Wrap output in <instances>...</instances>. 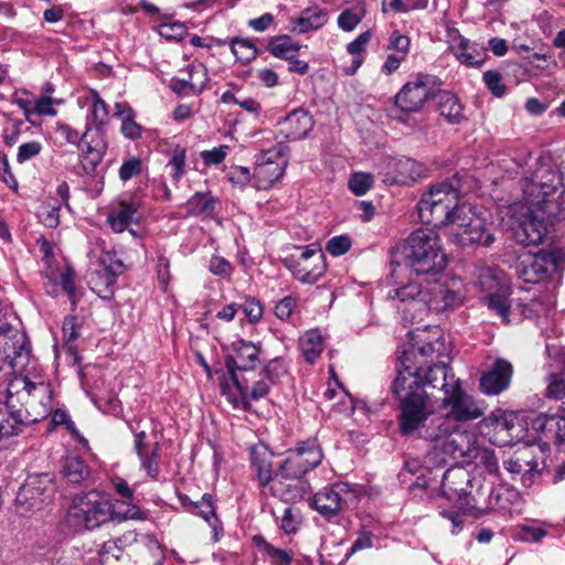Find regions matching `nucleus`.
<instances>
[{"mask_svg":"<svg viewBox=\"0 0 565 565\" xmlns=\"http://www.w3.org/2000/svg\"><path fill=\"white\" fill-rule=\"evenodd\" d=\"M440 407L445 414L429 420L423 439L434 445V454L441 461L472 462L478 444L465 425L483 416L482 405L460 383L441 398Z\"/></svg>","mask_w":565,"mask_h":565,"instance_id":"nucleus-1","label":"nucleus"},{"mask_svg":"<svg viewBox=\"0 0 565 565\" xmlns=\"http://www.w3.org/2000/svg\"><path fill=\"white\" fill-rule=\"evenodd\" d=\"M392 392L398 401V428L402 435L412 436L427 427V419L435 413L436 401L427 390H424L420 379L414 371H401L392 384Z\"/></svg>","mask_w":565,"mask_h":565,"instance_id":"nucleus-2","label":"nucleus"},{"mask_svg":"<svg viewBox=\"0 0 565 565\" xmlns=\"http://www.w3.org/2000/svg\"><path fill=\"white\" fill-rule=\"evenodd\" d=\"M396 255L412 273L428 275L440 273L447 266V256L440 237L433 228L413 231L397 248Z\"/></svg>","mask_w":565,"mask_h":565,"instance_id":"nucleus-3","label":"nucleus"},{"mask_svg":"<svg viewBox=\"0 0 565 565\" xmlns=\"http://www.w3.org/2000/svg\"><path fill=\"white\" fill-rule=\"evenodd\" d=\"M38 391L45 394V385L31 382L28 377L15 379L9 383L7 401L4 404L0 402V441L18 436L24 426L39 420L32 416L28 407L17 405L25 397H32Z\"/></svg>","mask_w":565,"mask_h":565,"instance_id":"nucleus-4","label":"nucleus"},{"mask_svg":"<svg viewBox=\"0 0 565 565\" xmlns=\"http://www.w3.org/2000/svg\"><path fill=\"white\" fill-rule=\"evenodd\" d=\"M559 175L550 168L539 169L524 185L527 205L556 218H565V191L559 186Z\"/></svg>","mask_w":565,"mask_h":565,"instance_id":"nucleus-5","label":"nucleus"},{"mask_svg":"<svg viewBox=\"0 0 565 565\" xmlns=\"http://www.w3.org/2000/svg\"><path fill=\"white\" fill-rule=\"evenodd\" d=\"M458 202L459 192L451 184L443 182L433 185L417 203L419 218L435 227L450 225L457 209L461 207Z\"/></svg>","mask_w":565,"mask_h":565,"instance_id":"nucleus-6","label":"nucleus"},{"mask_svg":"<svg viewBox=\"0 0 565 565\" xmlns=\"http://www.w3.org/2000/svg\"><path fill=\"white\" fill-rule=\"evenodd\" d=\"M67 521L76 530H95L114 521V502L95 490L79 493L73 499Z\"/></svg>","mask_w":565,"mask_h":565,"instance_id":"nucleus-7","label":"nucleus"},{"mask_svg":"<svg viewBox=\"0 0 565 565\" xmlns=\"http://www.w3.org/2000/svg\"><path fill=\"white\" fill-rule=\"evenodd\" d=\"M455 216L454 223L450 224V236L457 244L488 247L494 242L491 224H488L471 206L462 204L457 209Z\"/></svg>","mask_w":565,"mask_h":565,"instance_id":"nucleus-8","label":"nucleus"},{"mask_svg":"<svg viewBox=\"0 0 565 565\" xmlns=\"http://www.w3.org/2000/svg\"><path fill=\"white\" fill-rule=\"evenodd\" d=\"M259 354L260 347L239 339L232 343V352L225 356L228 379L239 393L243 408L247 404V382L239 379L237 372L254 370L259 362Z\"/></svg>","mask_w":565,"mask_h":565,"instance_id":"nucleus-9","label":"nucleus"},{"mask_svg":"<svg viewBox=\"0 0 565 565\" xmlns=\"http://www.w3.org/2000/svg\"><path fill=\"white\" fill-rule=\"evenodd\" d=\"M415 356L414 351L403 352V355L398 358L396 369H401V371H414L416 376L420 379V383L426 390L427 387L437 388L444 393V396L455 388L456 385H459L461 382L456 377L451 367H449L445 362L434 364L433 366L424 370L420 365L413 363V358Z\"/></svg>","mask_w":565,"mask_h":565,"instance_id":"nucleus-10","label":"nucleus"},{"mask_svg":"<svg viewBox=\"0 0 565 565\" xmlns=\"http://www.w3.org/2000/svg\"><path fill=\"white\" fill-rule=\"evenodd\" d=\"M298 250V255L286 257L284 265L295 279L301 284L313 285L326 273L324 255L316 245L299 247Z\"/></svg>","mask_w":565,"mask_h":565,"instance_id":"nucleus-11","label":"nucleus"},{"mask_svg":"<svg viewBox=\"0 0 565 565\" xmlns=\"http://www.w3.org/2000/svg\"><path fill=\"white\" fill-rule=\"evenodd\" d=\"M53 492V478L50 473L31 475L20 487L15 497V504L21 507L23 512L40 510L51 499Z\"/></svg>","mask_w":565,"mask_h":565,"instance_id":"nucleus-12","label":"nucleus"},{"mask_svg":"<svg viewBox=\"0 0 565 565\" xmlns=\"http://www.w3.org/2000/svg\"><path fill=\"white\" fill-rule=\"evenodd\" d=\"M436 78L431 75L417 74L407 82L395 96L396 106L405 113L419 111L424 104L435 96Z\"/></svg>","mask_w":565,"mask_h":565,"instance_id":"nucleus-13","label":"nucleus"},{"mask_svg":"<svg viewBox=\"0 0 565 565\" xmlns=\"http://www.w3.org/2000/svg\"><path fill=\"white\" fill-rule=\"evenodd\" d=\"M355 499V491L348 483L339 482L317 492L313 497V507L322 516L331 519L348 510Z\"/></svg>","mask_w":565,"mask_h":565,"instance_id":"nucleus-14","label":"nucleus"},{"mask_svg":"<svg viewBox=\"0 0 565 565\" xmlns=\"http://www.w3.org/2000/svg\"><path fill=\"white\" fill-rule=\"evenodd\" d=\"M558 221H565V218H556L545 213L541 214L536 211V207L529 205V213L513 230L514 238L525 246L537 245L545 236L548 226H553Z\"/></svg>","mask_w":565,"mask_h":565,"instance_id":"nucleus-15","label":"nucleus"},{"mask_svg":"<svg viewBox=\"0 0 565 565\" xmlns=\"http://www.w3.org/2000/svg\"><path fill=\"white\" fill-rule=\"evenodd\" d=\"M431 457L444 465H452L449 469H447L441 479V490L446 498L448 499H455L458 498L459 500H465L467 504H470V502L466 499L471 493L468 491V487L471 483V478L469 472L462 467V465H469L470 462H463V461H449L445 462L438 459L434 454V447L430 451Z\"/></svg>","mask_w":565,"mask_h":565,"instance_id":"nucleus-16","label":"nucleus"},{"mask_svg":"<svg viewBox=\"0 0 565 565\" xmlns=\"http://www.w3.org/2000/svg\"><path fill=\"white\" fill-rule=\"evenodd\" d=\"M108 143L103 135H92L88 126L84 131V145L79 148L81 168L86 175L98 177L97 168L102 163Z\"/></svg>","mask_w":565,"mask_h":565,"instance_id":"nucleus-17","label":"nucleus"},{"mask_svg":"<svg viewBox=\"0 0 565 565\" xmlns=\"http://www.w3.org/2000/svg\"><path fill=\"white\" fill-rule=\"evenodd\" d=\"M0 328V360L15 367L18 360L26 359L29 355L26 335L9 323Z\"/></svg>","mask_w":565,"mask_h":565,"instance_id":"nucleus-18","label":"nucleus"},{"mask_svg":"<svg viewBox=\"0 0 565 565\" xmlns=\"http://www.w3.org/2000/svg\"><path fill=\"white\" fill-rule=\"evenodd\" d=\"M512 376V363L505 359L498 358L492 366L480 376V391L489 396L499 395L509 388Z\"/></svg>","mask_w":565,"mask_h":565,"instance_id":"nucleus-19","label":"nucleus"},{"mask_svg":"<svg viewBox=\"0 0 565 565\" xmlns=\"http://www.w3.org/2000/svg\"><path fill=\"white\" fill-rule=\"evenodd\" d=\"M503 465L525 487L532 486L540 476L539 462L532 448L527 446L516 450Z\"/></svg>","mask_w":565,"mask_h":565,"instance_id":"nucleus-20","label":"nucleus"},{"mask_svg":"<svg viewBox=\"0 0 565 565\" xmlns=\"http://www.w3.org/2000/svg\"><path fill=\"white\" fill-rule=\"evenodd\" d=\"M135 440L134 446L136 454L140 460V467L146 471L147 476L152 480H158L160 475V443L154 441L152 444L147 441L146 431H136L131 427Z\"/></svg>","mask_w":565,"mask_h":565,"instance_id":"nucleus-21","label":"nucleus"},{"mask_svg":"<svg viewBox=\"0 0 565 565\" xmlns=\"http://www.w3.org/2000/svg\"><path fill=\"white\" fill-rule=\"evenodd\" d=\"M315 125L310 113L303 108H297L278 120L277 131L287 140H300L308 136Z\"/></svg>","mask_w":565,"mask_h":565,"instance_id":"nucleus-22","label":"nucleus"},{"mask_svg":"<svg viewBox=\"0 0 565 565\" xmlns=\"http://www.w3.org/2000/svg\"><path fill=\"white\" fill-rule=\"evenodd\" d=\"M463 300L462 294L443 282H435L426 288V297L424 308L430 311H445L460 305Z\"/></svg>","mask_w":565,"mask_h":565,"instance_id":"nucleus-23","label":"nucleus"},{"mask_svg":"<svg viewBox=\"0 0 565 565\" xmlns=\"http://www.w3.org/2000/svg\"><path fill=\"white\" fill-rule=\"evenodd\" d=\"M273 451L264 443H257L249 448L250 467L260 488L270 486L276 479V473L273 470Z\"/></svg>","mask_w":565,"mask_h":565,"instance_id":"nucleus-24","label":"nucleus"},{"mask_svg":"<svg viewBox=\"0 0 565 565\" xmlns=\"http://www.w3.org/2000/svg\"><path fill=\"white\" fill-rule=\"evenodd\" d=\"M391 179L396 184H409L427 175L426 167L412 158H396L390 162Z\"/></svg>","mask_w":565,"mask_h":565,"instance_id":"nucleus-25","label":"nucleus"},{"mask_svg":"<svg viewBox=\"0 0 565 565\" xmlns=\"http://www.w3.org/2000/svg\"><path fill=\"white\" fill-rule=\"evenodd\" d=\"M186 73V78L173 81L172 89L178 94H201L209 82L206 67L203 64L189 65Z\"/></svg>","mask_w":565,"mask_h":565,"instance_id":"nucleus-26","label":"nucleus"},{"mask_svg":"<svg viewBox=\"0 0 565 565\" xmlns=\"http://www.w3.org/2000/svg\"><path fill=\"white\" fill-rule=\"evenodd\" d=\"M533 428L556 445L565 443V416L541 414L533 422Z\"/></svg>","mask_w":565,"mask_h":565,"instance_id":"nucleus-27","label":"nucleus"},{"mask_svg":"<svg viewBox=\"0 0 565 565\" xmlns=\"http://www.w3.org/2000/svg\"><path fill=\"white\" fill-rule=\"evenodd\" d=\"M450 50L459 62L467 66L479 67L484 63L486 52L483 49L470 43L468 39L460 34L452 40Z\"/></svg>","mask_w":565,"mask_h":565,"instance_id":"nucleus-28","label":"nucleus"},{"mask_svg":"<svg viewBox=\"0 0 565 565\" xmlns=\"http://www.w3.org/2000/svg\"><path fill=\"white\" fill-rule=\"evenodd\" d=\"M563 262V253L559 249L540 250L531 257L527 264L542 280L556 271Z\"/></svg>","mask_w":565,"mask_h":565,"instance_id":"nucleus-29","label":"nucleus"},{"mask_svg":"<svg viewBox=\"0 0 565 565\" xmlns=\"http://www.w3.org/2000/svg\"><path fill=\"white\" fill-rule=\"evenodd\" d=\"M309 490V483L303 479H280L276 478L270 484V491L281 500L298 501L301 500Z\"/></svg>","mask_w":565,"mask_h":565,"instance_id":"nucleus-30","label":"nucleus"},{"mask_svg":"<svg viewBox=\"0 0 565 565\" xmlns=\"http://www.w3.org/2000/svg\"><path fill=\"white\" fill-rule=\"evenodd\" d=\"M434 98L436 99L437 110L440 116L450 124L461 122L465 118L463 107L455 94L448 90H439L435 93Z\"/></svg>","mask_w":565,"mask_h":565,"instance_id":"nucleus-31","label":"nucleus"},{"mask_svg":"<svg viewBox=\"0 0 565 565\" xmlns=\"http://www.w3.org/2000/svg\"><path fill=\"white\" fill-rule=\"evenodd\" d=\"M89 99L92 105L86 118V128H92V135L104 136V127L109 118L108 107L96 90H90Z\"/></svg>","mask_w":565,"mask_h":565,"instance_id":"nucleus-32","label":"nucleus"},{"mask_svg":"<svg viewBox=\"0 0 565 565\" xmlns=\"http://www.w3.org/2000/svg\"><path fill=\"white\" fill-rule=\"evenodd\" d=\"M328 21V12L320 7H309L301 11L300 15L292 21V30L299 33H307L322 28Z\"/></svg>","mask_w":565,"mask_h":565,"instance_id":"nucleus-33","label":"nucleus"},{"mask_svg":"<svg viewBox=\"0 0 565 565\" xmlns=\"http://www.w3.org/2000/svg\"><path fill=\"white\" fill-rule=\"evenodd\" d=\"M286 161L281 162H260L258 161L254 170V179L257 189L266 190L278 181L285 172Z\"/></svg>","mask_w":565,"mask_h":565,"instance_id":"nucleus-34","label":"nucleus"},{"mask_svg":"<svg viewBox=\"0 0 565 565\" xmlns=\"http://www.w3.org/2000/svg\"><path fill=\"white\" fill-rule=\"evenodd\" d=\"M308 472L309 470L301 461V454H299V451H294V449H289L286 458L277 469L276 478L285 480L303 479Z\"/></svg>","mask_w":565,"mask_h":565,"instance_id":"nucleus-35","label":"nucleus"},{"mask_svg":"<svg viewBox=\"0 0 565 565\" xmlns=\"http://www.w3.org/2000/svg\"><path fill=\"white\" fill-rule=\"evenodd\" d=\"M191 511L207 522L213 530L215 541H218V534L223 532V527L215 514L212 495L204 493L199 502L191 503Z\"/></svg>","mask_w":565,"mask_h":565,"instance_id":"nucleus-36","label":"nucleus"},{"mask_svg":"<svg viewBox=\"0 0 565 565\" xmlns=\"http://www.w3.org/2000/svg\"><path fill=\"white\" fill-rule=\"evenodd\" d=\"M138 205L135 202L120 203L117 210H115L108 216L110 227L117 232H124L131 223L138 221Z\"/></svg>","mask_w":565,"mask_h":565,"instance_id":"nucleus-37","label":"nucleus"},{"mask_svg":"<svg viewBox=\"0 0 565 565\" xmlns=\"http://www.w3.org/2000/svg\"><path fill=\"white\" fill-rule=\"evenodd\" d=\"M115 109V115L121 119V134L130 140L140 138L142 134V127L136 122L135 111L128 104L116 103Z\"/></svg>","mask_w":565,"mask_h":565,"instance_id":"nucleus-38","label":"nucleus"},{"mask_svg":"<svg viewBox=\"0 0 565 565\" xmlns=\"http://www.w3.org/2000/svg\"><path fill=\"white\" fill-rule=\"evenodd\" d=\"M423 344L415 347L413 345L412 349L407 350L406 352L414 351L415 356L413 358V361L419 355L423 359L430 358L433 359L434 355L437 358L444 355L446 353V345L445 342L441 340V331L439 329H435L431 332V337H428L425 340H422Z\"/></svg>","mask_w":565,"mask_h":565,"instance_id":"nucleus-39","label":"nucleus"},{"mask_svg":"<svg viewBox=\"0 0 565 565\" xmlns=\"http://www.w3.org/2000/svg\"><path fill=\"white\" fill-rule=\"evenodd\" d=\"M63 476L68 482L79 484L90 476V469L78 456L66 457L62 469Z\"/></svg>","mask_w":565,"mask_h":565,"instance_id":"nucleus-40","label":"nucleus"},{"mask_svg":"<svg viewBox=\"0 0 565 565\" xmlns=\"http://www.w3.org/2000/svg\"><path fill=\"white\" fill-rule=\"evenodd\" d=\"M551 525L542 521H530L518 525L516 536L529 543H539L548 535Z\"/></svg>","mask_w":565,"mask_h":565,"instance_id":"nucleus-41","label":"nucleus"},{"mask_svg":"<svg viewBox=\"0 0 565 565\" xmlns=\"http://www.w3.org/2000/svg\"><path fill=\"white\" fill-rule=\"evenodd\" d=\"M294 451L301 454V461L309 471L318 467L323 458L322 449L317 439H308L299 443L297 447L294 448Z\"/></svg>","mask_w":565,"mask_h":565,"instance_id":"nucleus-42","label":"nucleus"},{"mask_svg":"<svg viewBox=\"0 0 565 565\" xmlns=\"http://www.w3.org/2000/svg\"><path fill=\"white\" fill-rule=\"evenodd\" d=\"M516 497L514 490L507 489L503 487H490L488 489V497L486 499L484 509L492 511H504L508 510L512 499Z\"/></svg>","mask_w":565,"mask_h":565,"instance_id":"nucleus-43","label":"nucleus"},{"mask_svg":"<svg viewBox=\"0 0 565 565\" xmlns=\"http://www.w3.org/2000/svg\"><path fill=\"white\" fill-rule=\"evenodd\" d=\"M372 38L371 31H365L361 33L355 40L350 42L347 46L348 53H350L352 57V64L350 67L345 68L347 75H353L362 65L363 56L362 53L365 51L366 45L369 44Z\"/></svg>","mask_w":565,"mask_h":565,"instance_id":"nucleus-44","label":"nucleus"},{"mask_svg":"<svg viewBox=\"0 0 565 565\" xmlns=\"http://www.w3.org/2000/svg\"><path fill=\"white\" fill-rule=\"evenodd\" d=\"M267 51L275 57L290 60L296 56L300 46L288 35L274 36L267 44Z\"/></svg>","mask_w":565,"mask_h":565,"instance_id":"nucleus-45","label":"nucleus"},{"mask_svg":"<svg viewBox=\"0 0 565 565\" xmlns=\"http://www.w3.org/2000/svg\"><path fill=\"white\" fill-rule=\"evenodd\" d=\"M546 397L561 403L565 412V369L550 373L546 379Z\"/></svg>","mask_w":565,"mask_h":565,"instance_id":"nucleus-46","label":"nucleus"},{"mask_svg":"<svg viewBox=\"0 0 565 565\" xmlns=\"http://www.w3.org/2000/svg\"><path fill=\"white\" fill-rule=\"evenodd\" d=\"M300 348L306 361L310 364L315 363L323 350L320 333L316 330L306 332L300 340Z\"/></svg>","mask_w":565,"mask_h":565,"instance_id":"nucleus-47","label":"nucleus"},{"mask_svg":"<svg viewBox=\"0 0 565 565\" xmlns=\"http://www.w3.org/2000/svg\"><path fill=\"white\" fill-rule=\"evenodd\" d=\"M392 298H397L402 302L413 303V306L422 310L424 309L425 297H426V288L423 289L417 284H407L401 288L394 290V296Z\"/></svg>","mask_w":565,"mask_h":565,"instance_id":"nucleus-48","label":"nucleus"},{"mask_svg":"<svg viewBox=\"0 0 565 565\" xmlns=\"http://www.w3.org/2000/svg\"><path fill=\"white\" fill-rule=\"evenodd\" d=\"M232 53L237 62L248 64L258 55L255 44L248 39L233 38L228 41Z\"/></svg>","mask_w":565,"mask_h":565,"instance_id":"nucleus-49","label":"nucleus"},{"mask_svg":"<svg viewBox=\"0 0 565 565\" xmlns=\"http://www.w3.org/2000/svg\"><path fill=\"white\" fill-rule=\"evenodd\" d=\"M100 264L103 266V275H104V282L106 287H110L115 285L116 277L120 275L124 269V263L116 258L113 254H106L100 258Z\"/></svg>","mask_w":565,"mask_h":565,"instance_id":"nucleus-50","label":"nucleus"},{"mask_svg":"<svg viewBox=\"0 0 565 565\" xmlns=\"http://www.w3.org/2000/svg\"><path fill=\"white\" fill-rule=\"evenodd\" d=\"M426 472H428V469L426 467H423L419 460L408 459L405 461L404 469L399 473V477L403 478V481H405L406 473L417 475L416 480L411 486V488L414 490L415 488L429 487V484L426 480Z\"/></svg>","mask_w":565,"mask_h":565,"instance_id":"nucleus-51","label":"nucleus"},{"mask_svg":"<svg viewBox=\"0 0 565 565\" xmlns=\"http://www.w3.org/2000/svg\"><path fill=\"white\" fill-rule=\"evenodd\" d=\"M288 374V365L282 358H274L263 369V375L270 384H278Z\"/></svg>","mask_w":565,"mask_h":565,"instance_id":"nucleus-52","label":"nucleus"},{"mask_svg":"<svg viewBox=\"0 0 565 565\" xmlns=\"http://www.w3.org/2000/svg\"><path fill=\"white\" fill-rule=\"evenodd\" d=\"M188 207L195 215L210 213L215 207V199L210 193L198 192L188 201Z\"/></svg>","mask_w":565,"mask_h":565,"instance_id":"nucleus-53","label":"nucleus"},{"mask_svg":"<svg viewBox=\"0 0 565 565\" xmlns=\"http://www.w3.org/2000/svg\"><path fill=\"white\" fill-rule=\"evenodd\" d=\"M263 550L270 565H291L294 562L290 551L276 547L267 542H264Z\"/></svg>","mask_w":565,"mask_h":565,"instance_id":"nucleus-54","label":"nucleus"},{"mask_svg":"<svg viewBox=\"0 0 565 565\" xmlns=\"http://www.w3.org/2000/svg\"><path fill=\"white\" fill-rule=\"evenodd\" d=\"M121 543L122 539L108 540L105 542L99 550L100 563L106 565L109 564L113 559H120L124 554Z\"/></svg>","mask_w":565,"mask_h":565,"instance_id":"nucleus-55","label":"nucleus"},{"mask_svg":"<svg viewBox=\"0 0 565 565\" xmlns=\"http://www.w3.org/2000/svg\"><path fill=\"white\" fill-rule=\"evenodd\" d=\"M348 185L355 195H364L373 185V175L364 172H355L350 177Z\"/></svg>","mask_w":565,"mask_h":565,"instance_id":"nucleus-56","label":"nucleus"},{"mask_svg":"<svg viewBox=\"0 0 565 565\" xmlns=\"http://www.w3.org/2000/svg\"><path fill=\"white\" fill-rule=\"evenodd\" d=\"M301 523V515L298 509L294 507H286L284 509L280 527L286 534L296 533Z\"/></svg>","mask_w":565,"mask_h":565,"instance_id":"nucleus-57","label":"nucleus"},{"mask_svg":"<svg viewBox=\"0 0 565 565\" xmlns=\"http://www.w3.org/2000/svg\"><path fill=\"white\" fill-rule=\"evenodd\" d=\"M411 40L407 35L402 34L398 30H394L390 38L387 49L394 51L398 57L406 58L409 52Z\"/></svg>","mask_w":565,"mask_h":565,"instance_id":"nucleus-58","label":"nucleus"},{"mask_svg":"<svg viewBox=\"0 0 565 565\" xmlns=\"http://www.w3.org/2000/svg\"><path fill=\"white\" fill-rule=\"evenodd\" d=\"M488 307L493 310L507 323L509 320L510 301L507 297L498 294H490L486 298Z\"/></svg>","mask_w":565,"mask_h":565,"instance_id":"nucleus-59","label":"nucleus"},{"mask_svg":"<svg viewBox=\"0 0 565 565\" xmlns=\"http://www.w3.org/2000/svg\"><path fill=\"white\" fill-rule=\"evenodd\" d=\"M185 159L186 151L182 147H177L173 150L172 157L169 160L168 166L171 168V177L178 182L185 171Z\"/></svg>","mask_w":565,"mask_h":565,"instance_id":"nucleus-60","label":"nucleus"},{"mask_svg":"<svg viewBox=\"0 0 565 565\" xmlns=\"http://www.w3.org/2000/svg\"><path fill=\"white\" fill-rule=\"evenodd\" d=\"M79 328L81 326L77 322V318L74 316H68L63 321V337L66 341V347L68 351L75 350L73 343L79 337Z\"/></svg>","mask_w":565,"mask_h":565,"instance_id":"nucleus-61","label":"nucleus"},{"mask_svg":"<svg viewBox=\"0 0 565 565\" xmlns=\"http://www.w3.org/2000/svg\"><path fill=\"white\" fill-rule=\"evenodd\" d=\"M483 81L488 89L497 97L505 94V86L502 84V76L495 71H487L483 73Z\"/></svg>","mask_w":565,"mask_h":565,"instance_id":"nucleus-62","label":"nucleus"},{"mask_svg":"<svg viewBox=\"0 0 565 565\" xmlns=\"http://www.w3.org/2000/svg\"><path fill=\"white\" fill-rule=\"evenodd\" d=\"M478 285L483 291L489 292V295L494 294L493 291H495L500 285L499 276L491 268L483 269L479 275Z\"/></svg>","mask_w":565,"mask_h":565,"instance_id":"nucleus-63","label":"nucleus"},{"mask_svg":"<svg viewBox=\"0 0 565 565\" xmlns=\"http://www.w3.org/2000/svg\"><path fill=\"white\" fill-rule=\"evenodd\" d=\"M351 248V239L349 236L339 235L332 237L326 246L327 252L332 256L344 255Z\"/></svg>","mask_w":565,"mask_h":565,"instance_id":"nucleus-64","label":"nucleus"}]
</instances>
